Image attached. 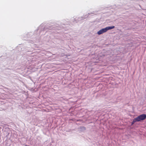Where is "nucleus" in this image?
Instances as JSON below:
<instances>
[{
    "mask_svg": "<svg viewBox=\"0 0 146 146\" xmlns=\"http://www.w3.org/2000/svg\"><path fill=\"white\" fill-rule=\"evenodd\" d=\"M115 28V26H112L111 27H107L105 28H103L99 31L97 33L98 35H100L102 33L106 32L107 31L109 30H110L114 29Z\"/></svg>",
    "mask_w": 146,
    "mask_h": 146,
    "instance_id": "f257e3e1",
    "label": "nucleus"
},
{
    "mask_svg": "<svg viewBox=\"0 0 146 146\" xmlns=\"http://www.w3.org/2000/svg\"><path fill=\"white\" fill-rule=\"evenodd\" d=\"M146 118V115L145 114H142L138 116L135 118L137 121H140L141 120H143L145 119Z\"/></svg>",
    "mask_w": 146,
    "mask_h": 146,
    "instance_id": "f03ea898",
    "label": "nucleus"
},
{
    "mask_svg": "<svg viewBox=\"0 0 146 146\" xmlns=\"http://www.w3.org/2000/svg\"><path fill=\"white\" fill-rule=\"evenodd\" d=\"M137 121L136 120V119L135 118H134L133 120V121L131 122V125L135 123L136 122H137Z\"/></svg>",
    "mask_w": 146,
    "mask_h": 146,
    "instance_id": "7ed1b4c3",
    "label": "nucleus"
}]
</instances>
